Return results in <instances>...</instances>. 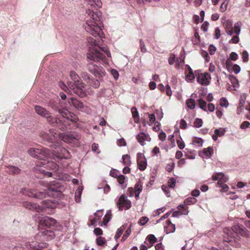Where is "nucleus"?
<instances>
[{
  "label": "nucleus",
  "instance_id": "63",
  "mask_svg": "<svg viewBox=\"0 0 250 250\" xmlns=\"http://www.w3.org/2000/svg\"><path fill=\"white\" fill-rule=\"evenodd\" d=\"M241 70L240 67L237 64H234L233 66V71L235 74H238Z\"/></svg>",
  "mask_w": 250,
  "mask_h": 250
},
{
  "label": "nucleus",
  "instance_id": "34",
  "mask_svg": "<svg viewBox=\"0 0 250 250\" xmlns=\"http://www.w3.org/2000/svg\"><path fill=\"white\" fill-rule=\"evenodd\" d=\"M83 188L82 187H79L76 191L75 198L76 201L79 202L80 201L81 195L83 191Z\"/></svg>",
  "mask_w": 250,
  "mask_h": 250
},
{
  "label": "nucleus",
  "instance_id": "11",
  "mask_svg": "<svg viewBox=\"0 0 250 250\" xmlns=\"http://www.w3.org/2000/svg\"><path fill=\"white\" fill-rule=\"evenodd\" d=\"M58 134L54 129H50L49 133L41 132L40 136L44 141L48 143H53L55 141Z\"/></svg>",
  "mask_w": 250,
  "mask_h": 250
},
{
  "label": "nucleus",
  "instance_id": "53",
  "mask_svg": "<svg viewBox=\"0 0 250 250\" xmlns=\"http://www.w3.org/2000/svg\"><path fill=\"white\" fill-rule=\"evenodd\" d=\"M233 30L234 33H235L236 35H238L240 34L241 28L238 22H237L235 24L234 29Z\"/></svg>",
  "mask_w": 250,
  "mask_h": 250
},
{
  "label": "nucleus",
  "instance_id": "15",
  "mask_svg": "<svg viewBox=\"0 0 250 250\" xmlns=\"http://www.w3.org/2000/svg\"><path fill=\"white\" fill-rule=\"evenodd\" d=\"M62 139L63 141L68 143H72L80 139V135L76 132H70L63 135Z\"/></svg>",
  "mask_w": 250,
  "mask_h": 250
},
{
  "label": "nucleus",
  "instance_id": "58",
  "mask_svg": "<svg viewBox=\"0 0 250 250\" xmlns=\"http://www.w3.org/2000/svg\"><path fill=\"white\" fill-rule=\"evenodd\" d=\"M111 73L115 80H117L118 79L119 73L116 70L114 69H112L111 70Z\"/></svg>",
  "mask_w": 250,
  "mask_h": 250
},
{
  "label": "nucleus",
  "instance_id": "64",
  "mask_svg": "<svg viewBox=\"0 0 250 250\" xmlns=\"http://www.w3.org/2000/svg\"><path fill=\"white\" fill-rule=\"evenodd\" d=\"M180 126L182 129H185L187 128V124L186 122L184 119H182L180 121Z\"/></svg>",
  "mask_w": 250,
  "mask_h": 250
},
{
  "label": "nucleus",
  "instance_id": "16",
  "mask_svg": "<svg viewBox=\"0 0 250 250\" xmlns=\"http://www.w3.org/2000/svg\"><path fill=\"white\" fill-rule=\"evenodd\" d=\"M57 222L55 219L48 216H43L40 220V224L42 225L45 226L47 227H52L57 226Z\"/></svg>",
  "mask_w": 250,
  "mask_h": 250
},
{
  "label": "nucleus",
  "instance_id": "59",
  "mask_svg": "<svg viewBox=\"0 0 250 250\" xmlns=\"http://www.w3.org/2000/svg\"><path fill=\"white\" fill-rule=\"evenodd\" d=\"M208 51L210 55H213L216 51V47L212 44L210 45L208 47Z\"/></svg>",
  "mask_w": 250,
  "mask_h": 250
},
{
  "label": "nucleus",
  "instance_id": "12",
  "mask_svg": "<svg viewBox=\"0 0 250 250\" xmlns=\"http://www.w3.org/2000/svg\"><path fill=\"white\" fill-rule=\"evenodd\" d=\"M117 205L119 210H122L124 208L128 209L131 206V202L124 195H122L120 197L117 202Z\"/></svg>",
  "mask_w": 250,
  "mask_h": 250
},
{
  "label": "nucleus",
  "instance_id": "30",
  "mask_svg": "<svg viewBox=\"0 0 250 250\" xmlns=\"http://www.w3.org/2000/svg\"><path fill=\"white\" fill-rule=\"evenodd\" d=\"M167 233L173 232L175 230V225L171 223L169 220H167Z\"/></svg>",
  "mask_w": 250,
  "mask_h": 250
},
{
  "label": "nucleus",
  "instance_id": "31",
  "mask_svg": "<svg viewBox=\"0 0 250 250\" xmlns=\"http://www.w3.org/2000/svg\"><path fill=\"white\" fill-rule=\"evenodd\" d=\"M122 160L125 166H128L131 163L130 161V157L127 154L123 155Z\"/></svg>",
  "mask_w": 250,
  "mask_h": 250
},
{
  "label": "nucleus",
  "instance_id": "55",
  "mask_svg": "<svg viewBox=\"0 0 250 250\" xmlns=\"http://www.w3.org/2000/svg\"><path fill=\"white\" fill-rule=\"evenodd\" d=\"M225 182H222V184H218V185L220 188H222V190L224 192H226L228 190L229 188L226 184H225Z\"/></svg>",
  "mask_w": 250,
  "mask_h": 250
},
{
  "label": "nucleus",
  "instance_id": "45",
  "mask_svg": "<svg viewBox=\"0 0 250 250\" xmlns=\"http://www.w3.org/2000/svg\"><path fill=\"white\" fill-rule=\"evenodd\" d=\"M81 75L82 78L84 81L89 83L90 81V75L87 72H83Z\"/></svg>",
  "mask_w": 250,
  "mask_h": 250
},
{
  "label": "nucleus",
  "instance_id": "48",
  "mask_svg": "<svg viewBox=\"0 0 250 250\" xmlns=\"http://www.w3.org/2000/svg\"><path fill=\"white\" fill-rule=\"evenodd\" d=\"M44 202H45L44 204V208H55L56 205L54 203L50 201H44Z\"/></svg>",
  "mask_w": 250,
  "mask_h": 250
},
{
  "label": "nucleus",
  "instance_id": "5",
  "mask_svg": "<svg viewBox=\"0 0 250 250\" xmlns=\"http://www.w3.org/2000/svg\"><path fill=\"white\" fill-rule=\"evenodd\" d=\"M28 153L31 156L40 159L46 160L51 156V151L46 148H30Z\"/></svg>",
  "mask_w": 250,
  "mask_h": 250
},
{
  "label": "nucleus",
  "instance_id": "32",
  "mask_svg": "<svg viewBox=\"0 0 250 250\" xmlns=\"http://www.w3.org/2000/svg\"><path fill=\"white\" fill-rule=\"evenodd\" d=\"M198 104L200 108L202 109L203 110L207 111V103L205 100L202 99V98L199 99L198 100Z\"/></svg>",
  "mask_w": 250,
  "mask_h": 250
},
{
  "label": "nucleus",
  "instance_id": "6",
  "mask_svg": "<svg viewBox=\"0 0 250 250\" xmlns=\"http://www.w3.org/2000/svg\"><path fill=\"white\" fill-rule=\"evenodd\" d=\"M87 57L89 60L94 62H100L102 61L104 62L105 60V55L101 52L98 48H94L89 50L87 54Z\"/></svg>",
  "mask_w": 250,
  "mask_h": 250
},
{
  "label": "nucleus",
  "instance_id": "19",
  "mask_svg": "<svg viewBox=\"0 0 250 250\" xmlns=\"http://www.w3.org/2000/svg\"><path fill=\"white\" fill-rule=\"evenodd\" d=\"M89 42H90L92 45H94L95 46V47L96 46H97L99 49H100V51H102L104 53L106 54V55L108 57H110V53L109 52V51L108 49L106 46H103L101 47L100 45L102 44V42L103 41L101 40V41H99L98 42H97L96 40L92 39L91 40H89L88 41Z\"/></svg>",
  "mask_w": 250,
  "mask_h": 250
},
{
  "label": "nucleus",
  "instance_id": "24",
  "mask_svg": "<svg viewBox=\"0 0 250 250\" xmlns=\"http://www.w3.org/2000/svg\"><path fill=\"white\" fill-rule=\"evenodd\" d=\"M70 76L72 80L74 82V84H79L81 82V77L78 75V74L74 71H72L70 72Z\"/></svg>",
  "mask_w": 250,
  "mask_h": 250
},
{
  "label": "nucleus",
  "instance_id": "10",
  "mask_svg": "<svg viewBox=\"0 0 250 250\" xmlns=\"http://www.w3.org/2000/svg\"><path fill=\"white\" fill-rule=\"evenodd\" d=\"M231 230L234 233L245 237H249L250 236L249 231L242 225H234L231 227Z\"/></svg>",
  "mask_w": 250,
  "mask_h": 250
},
{
  "label": "nucleus",
  "instance_id": "41",
  "mask_svg": "<svg viewBox=\"0 0 250 250\" xmlns=\"http://www.w3.org/2000/svg\"><path fill=\"white\" fill-rule=\"evenodd\" d=\"M225 131V128H220V129H215L214 133L218 136L221 137L224 135Z\"/></svg>",
  "mask_w": 250,
  "mask_h": 250
},
{
  "label": "nucleus",
  "instance_id": "38",
  "mask_svg": "<svg viewBox=\"0 0 250 250\" xmlns=\"http://www.w3.org/2000/svg\"><path fill=\"white\" fill-rule=\"evenodd\" d=\"M8 169L9 172L13 174H18L21 171L19 167L13 166H10Z\"/></svg>",
  "mask_w": 250,
  "mask_h": 250
},
{
  "label": "nucleus",
  "instance_id": "7",
  "mask_svg": "<svg viewBox=\"0 0 250 250\" xmlns=\"http://www.w3.org/2000/svg\"><path fill=\"white\" fill-rule=\"evenodd\" d=\"M69 103L72 104L76 108L81 111L82 112L86 113L87 114H89L91 113V109L90 108H89L87 106L84 105L82 102L74 98H71Z\"/></svg>",
  "mask_w": 250,
  "mask_h": 250
},
{
  "label": "nucleus",
  "instance_id": "2",
  "mask_svg": "<svg viewBox=\"0 0 250 250\" xmlns=\"http://www.w3.org/2000/svg\"><path fill=\"white\" fill-rule=\"evenodd\" d=\"M45 183V188L43 189L44 191L35 192L32 189L28 188H21L20 192L24 195L30 197H34L36 198L42 199L46 197V196H53L55 193L60 192L61 190L60 185L56 181H42V183Z\"/></svg>",
  "mask_w": 250,
  "mask_h": 250
},
{
  "label": "nucleus",
  "instance_id": "60",
  "mask_svg": "<svg viewBox=\"0 0 250 250\" xmlns=\"http://www.w3.org/2000/svg\"><path fill=\"white\" fill-rule=\"evenodd\" d=\"M250 123L248 121H245L240 125L241 129H246L250 126Z\"/></svg>",
  "mask_w": 250,
  "mask_h": 250
},
{
  "label": "nucleus",
  "instance_id": "18",
  "mask_svg": "<svg viewBox=\"0 0 250 250\" xmlns=\"http://www.w3.org/2000/svg\"><path fill=\"white\" fill-rule=\"evenodd\" d=\"M137 157L139 169L140 170H144L146 168L147 165L146 159L143 154L141 153H137Z\"/></svg>",
  "mask_w": 250,
  "mask_h": 250
},
{
  "label": "nucleus",
  "instance_id": "14",
  "mask_svg": "<svg viewBox=\"0 0 250 250\" xmlns=\"http://www.w3.org/2000/svg\"><path fill=\"white\" fill-rule=\"evenodd\" d=\"M197 81L201 85H208L209 83L210 75L208 73H199L196 72Z\"/></svg>",
  "mask_w": 250,
  "mask_h": 250
},
{
  "label": "nucleus",
  "instance_id": "25",
  "mask_svg": "<svg viewBox=\"0 0 250 250\" xmlns=\"http://www.w3.org/2000/svg\"><path fill=\"white\" fill-rule=\"evenodd\" d=\"M186 67L188 69V73L186 76V80L188 82L191 81L195 78L193 70L188 65H186Z\"/></svg>",
  "mask_w": 250,
  "mask_h": 250
},
{
  "label": "nucleus",
  "instance_id": "56",
  "mask_svg": "<svg viewBox=\"0 0 250 250\" xmlns=\"http://www.w3.org/2000/svg\"><path fill=\"white\" fill-rule=\"evenodd\" d=\"M140 43L141 52H142L143 53L146 52L147 51L144 42L142 40L140 41Z\"/></svg>",
  "mask_w": 250,
  "mask_h": 250
},
{
  "label": "nucleus",
  "instance_id": "33",
  "mask_svg": "<svg viewBox=\"0 0 250 250\" xmlns=\"http://www.w3.org/2000/svg\"><path fill=\"white\" fill-rule=\"evenodd\" d=\"M117 181L119 184L122 185L124 188L126 187V185H124L125 181V177L124 175L120 174L118 177Z\"/></svg>",
  "mask_w": 250,
  "mask_h": 250
},
{
  "label": "nucleus",
  "instance_id": "26",
  "mask_svg": "<svg viewBox=\"0 0 250 250\" xmlns=\"http://www.w3.org/2000/svg\"><path fill=\"white\" fill-rule=\"evenodd\" d=\"M127 227V224H125L118 229L115 236V239L116 240H117L120 238L124 231L126 229Z\"/></svg>",
  "mask_w": 250,
  "mask_h": 250
},
{
  "label": "nucleus",
  "instance_id": "9",
  "mask_svg": "<svg viewBox=\"0 0 250 250\" xmlns=\"http://www.w3.org/2000/svg\"><path fill=\"white\" fill-rule=\"evenodd\" d=\"M51 156H52L56 157L58 159H68L70 157V153L65 148L63 147H58L53 152L51 151Z\"/></svg>",
  "mask_w": 250,
  "mask_h": 250
},
{
  "label": "nucleus",
  "instance_id": "46",
  "mask_svg": "<svg viewBox=\"0 0 250 250\" xmlns=\"http://www.w3.org/2000/svg\"><path fill=\"white\" fill-rule=\"evenodd\" d=\"M203 125V121L202 119L197 118L195 119V121L194 122V126L195 127L199 128L202 126Z\"/></svg>",
  "mask_w": 250,
  "mask_h": 250
},
{
  "label": "nucleus",
  "instance_id": "39",
  "mask_svg": "<svg viewBox=\"0 0 250 250\" xmlns=\"http://www.w3.org/2000/svg\"><path fill=\"white\" fill-rule=\"evenodd\" d=\"M186 104L190 109H193L195 106V101L192 99H188L187 101Z\"/></svg>",
  "mask_w": 250,
  "mask_h": 250
},
{
  "label": "nucleus",
  "instance_id": "37",
  "mask_svg": "<svg viewBox=\"0 0 250 250\" xmlns=\"http://www.w3.org/2000/svg\"><path fill=\"white\" fill-rule=\"evenodd\" d=\"M197 202V199L194 197H188L186 199L184 203L187 205H190L195 204Z\"/></svg>",
  "mask_w": 250,
  "mask_h": 250
},
{
  "label": "nucleus",
  "instance_id": "20",
  "mask_svg": "<svg viewBox=\"0 0 250 250\" xmlns=\"http://www.w3.org/2000/svg\"><path fill=\"white\" fill-rule=\"evenodd\" d=\"M212 179L213 181L218 180V185L222 184V182H226L228 180L227 178L226 177L224 174L222 172L215 173L213 174Z\"/></svg>",
  "mask_w": 250,
  "mask_h": 250
},
{
  "label": "nucleus",
  "instance_id": "21",
  "mask_svg": "<svg viewBox=\"0 0 250 250\" xmlns=\"http://www.w3.org/2000/svg\"><path fill=\"white\" fill-rule=\"evenodd\" d=\"M136 139L138 142L142 145L144 146L145 144V141H149L150 138L148 134L141 132L136 136Z\"/></svg>",
  "mask_w": 250,
  "mask_h": 250
},
{
  "label": "nucleus",
  "instance_id": "1",
  "mask_svg": "<svg viewBox=\"0 0 250 250\" xmlns=\"http://www.w3.org/2000/svg\"><path fill=\"white\" fill-rule=\"evenodd\" d=\"M52 108L54 110L59 112L62 117L61 118H59L57 116H53L46 108L40 105H36L35 110L39 115L45 118L49 125L62 130H66V121L71 117L70 112L65 108H61L56 106H53Z\"/></svg>",
  "mask_w": 250,
  "mask_h": 250
},
{
  "label": "nucleus",
  "instance_id": "17",
  "mask_svg": "<svg viewBox=\"0 0 250 250\" xmlns=\"http://www.w3.org/2000/svg\"><path fill=\"white\" fill-rule=\"evenodd\" d=\"M55 236L54 231L51 229H48L40 232L37 234V237H42V240H49L53 239Z\"/></svg>",
  "mask_w": 250,
  "mask_h": 250
},
{
  "label": "nucleus",
  "instance_id": "23",
  "mask_svg": "<svg viewBox=\"0 0 250 250\" xmlns=\"http://www.w3.org/2000/svg\"><path fill=\"white\" fill-rule=\"evenodd\" d=\"M43 165H45V167L48 169L54 170V172L57 171L59 169L58 165L52 161H48L47 163H44Z\"/></svg>",
  "mask_w": 250,
  "mask_h": 250
},
{
  "label": "nucleus",
  "instance_id": "36",
  "mask_svg": "<svg viewBox=\"0 0 250 250\" xmlns=\"http://www.w3.org/2000/svg\"><path fill=\"white\" fill-rule=\"evenodd\" d=\"M203 153H204L208 157H210L213 153V149L211 147H208L206 148H204L203 150Z\"/></svg>",
  "mask_w": 250,
  "mask_h": 250
},
{
  "label": "nucleus",
  "instance_id": "47",
  "mask_svg": "<svg viewBox=\"0 0 250 250\" xmlns=\"http://www.w3.org/2000/svg\"><path fill=\"white\" fill-rule=\"evenodd\" d=\"M220 104L222 107H227L229 105V103L225 98H221L220 100Z\"/></svg>",
  "mask_w": 250,
  "mask_h": 250
},
{
  "label": "nucleus",
  "instance_id": "27",
  "mask_svg": "<svg viewBox=\"0 0 250 250\" xmlns=\"http://www.w3.org/2000/svg\"><path fill=\"white\" fill-rule=\"evenodd\" d=\"M103 215V212L101 210H98L95 213V218L91 220V224L92 225L95 226L96 223L101 219V218L102 217Z\"/></svg>",
  "mask_w": 250,
  "mask_h": 250
},
{
  "label": "nucleus",
  "instance_id": "40",
  "mask_svg": "<svg viewBox=\"0 0 250 250\" xmlns=\"http://www.w3.org/2000/svg\"><path fill=\"white\" fill-rule=\"evenodd\" d=\"M203 141L201 138H195L192 142L193 145L196 146H202Z\"/></svg>",
  "mask_w": 250,
  "mask_h": 250
},
{
  "label": "nucleus",
  "instance_id": "54",
  "mask_svg": "<svg viewBox=\"0 0 250 250\" xmlns=\"http://www.w3.org/2000/svg\"><path fill=\"white\" fill-rule=\"evenodd\" d=\"M209 23L208 21H205L201 25V29L204 32H206L208 31Z\"/></svg>",
  "mask_w": 250,
  "mask_h": 250
},
{
  "label": "nucleus",
  "instance_id": "51",
  "mask_svg": "<svg viewBox=\"0 0 250 250\" xmlns=\"http://www.w3.org/2000/svg\"><path fill=\"white\" fill-rule=\"evenodd\" d=\"M176 180L174 178H171L168 181V186L170 188H174L175 186Z\"/></svg>",
  "mask_w": 250,
  "mask_h": 250
},
{
  "label": "nucleus",
  "instance_id": "4",
  "mask_svg": "<svg viewBox=\"0 0 250 250\" xmlns=\"http://www.w3.org/2000/svg\"><path fill=\"white\" fill-rule=\"evenodd\" d=\"M62 89L66 91V89L69 91H72L78 96L83 98L85 96L86 92L85 91V84L81 82L79 84H74L72 82L68 83V87L64 83L61 85Z\"/></svg>",
  "mask_w": 250,
  "mask_h": 250
},
{
  "label": "nucleus",
  "instance_id": "52",
  "mask_svg": "<svg viewBox=\"0 0 250 250\" xmlns=\"http://www.w3.org/2000/svg\"><path fill=\"white\" fill-rule=\"evenodd\" d=\"M229 79L233 85L238 83L237 79L236 78V77L234 76H233L232 75H229Z\"/></svg>",
  "mask_w": 250,
  "mask_h": 250
},
{
  "label": "nucleus",
  "instance_id": "43",
  "mask_svg": "<svg viewBox=\"0 0 250 250\" xmlns=\"http://www.w3.org/2000/svg\"><path fill=\"white\" fill-rule=\"evenodd\" d=\"M106 242L105 239L104 237L99 236L96 239V243L99 246H103Z\"/></svg>",
  "mask_w": 250,
  "mask_h": 250
},
{
  "label": "nucleus",
  "instance_id": "49",
  "mask_svg": "<svg viewBox=\"0 0 250 250\" xmlns=\"http://www.w3.org/2000/svg\"><path fill=\"white\" fill-rule=\"evenodd\" d=\"M111 219L110 211L108 210L106 214L105 215L104 219V224H106Z\"/></svg>",
  "mask_w": 250,
  "mask_h": 250
},
{
  "label": "nucleus",
  "instance_id": "29",
  "mask_svg": "<svg viewBox=\"0 0 250 250\" xmlns=\"http://www.w3.org/2000/svg\"><path fill=\"white\" fill-rule=\"evenodd\" d=\"M23 206L26 208L29 209H37V205L36 204L32 203L29 202H24Z\"/></svg>",
  "mask_w": 250,
  "mask_h": 250
},
{
  "label": "nucleus",
  "instance_id": "62",
  "mask_svg": "<svg viewBox=\"0 0 250 250\" xmlns=\"http://www.w3.org/2000/svg\"><path fill=\"white\" fill-rule=\"evenodd\" d=\"M165 91L167 96H171L172 94V91L169 85L166 86Z\"/></svg>",
  "mask_w": 250,
  "mask_h": 250
},
{
  "label": "nucleus",
  "instance_id": "28",
  "mask_svg": "<svg viewBox=\"0 0 250 250\" xmlns=\"http://www.w3.org/2000/svg\"><path fill=\"white\" fill-rule=\"evenodd\" d=\"M177 208L178 211L181 212V214L188 215V208L186 207L184 205H179L177 206Z\"/></svg>",
  "mask_w": 250,
  "mask_h": 250
},
{
  "label": "nucleus",
  "instance_id": "61",
  "mask_svg": "<svg viewBox=\"0 0 250 250\" xmlns=\"http://www.w3.org/2000/svg\"><path fill=\"white\" fill-rule=\"evenodd\" d=\"M239 41V38L237 35L236 36H233L231 40L229 42L233 43H237Z\"/></svg>",
  "mask_w": 250,
  "mask_h": 250
},
{
  "label": "nucleus",
  "instance_id": "8",
  "mask_svg": "<svg viewBox=\"0 0 250 250\" xmlns=\"http://www.w3.org/2000/svg\"><path fill=\"white\" fill-rule=\"evenodd\" d=\"M47 244L45 243H39L36 241H33L31 242H27L25 243L24 248H20V249H17V250H35L37 249H42L44 248H46Z\"/></svg>",
  "mask_w": 250,
  "mask_h": 250
},
{
  "label": "nucleus",
  "instance_id": "42",
  "mask_svg": "<svg viewBox=\"0 0 250 250\" xmlns=\"http://www.w3.org/2000/svg\"><path fill=\"white\" fill-rule=\"evenodd\" d=\"M147 239L149 242L151 244L150 247L156 241V238L153 234H150L147 236Z\"/></svg>",
  "mask_w": 250,
  "mask_h": 250
},
{
  "label": "nucleus",
  "instance_id": "35",
  "mask_svg": "<svg viewBox=\"0 0 250 250\" xmlns=\"http://www.w3.org/2000/svg\"><path fill=\"white\" fill-rule=\"evenodd\" d=\"M89 85L94 88H98L100 85V82L98 80L92 79L89 82Z\"/></svg>",
  "mask_w": 250,
  "mask_h": 250
},
{
  "label": "nucleus",
  "instance_id": "50",
  "mask_svg": "<svg viewBox=\"0 0 250 250\" xmlns=\"http://www.w3.org/2000/svg\"><path fill=\"white\" fill-rule=\"evenodd\" d=\"M148 220L149 219L147 217L143 216L140 218L138 223L141 225H144L148 221Z\"/></svg>",
  "mask_w": 250,
  "mask_h": 250
},
{
  "label": "nucleus",
  "instance_id": "3",
  "mask_svg": "<svg viewBox=\"0 0 250 250\" xmlns=\"http://www.w3.org/2000/svg\"><path fill=\"white\" fill-rule=\"evenodd\" d=\"M86 13L89 16L90 20L86 21L85 24L83 27L85 31L94 37H101L102 32V26L101 25V13L98 12H94L93 10L88 9Z\"/></svg>",
  "mask_w": 250,
  "mask_h": 250
},
{
  "label": "nucleus",
  "instance_id": "44",
  "mask_svg": "<svg viewBox=\"0 0 250 250\" xmlns=\"http://www.w3.org/2000/svg\"><path fill=\"white\" fill-rule=\"evenodd\" d=\"M229 3V0H225L221 5L220 7V10L222 12H225L227 8L228 4Z\"/></svg>",
  "mask_w": 250,
  "mask_h": 250
},
{
  "label": "nucleus",
  "instance_id": "22",
  "mask_svg": "<svg viewBox=\"0 0 250 250\" xmlns=\"http://www.w3.org/2000/svg\"><path fill=\"white\" fill-rule=\"evenodd\" d=\"M224 232L226 235V236L224 237L225 241L228 243L232 242L234 236V234L232 232L231 230L228 229H224Z\"/></svg>",
  "mask_w": 250,
  "mask_h": 250
},
{
  "label": "nucleus",
  "instance_id": "13",
  "mask_svg": "<svg viewBox=\"0 0 250 250\" xmlns=\"http://www.w3.org/2000/svg\"><path fill=\"white\" fill-rule=\"evenodd\" d=\"M88 70L97 77H101L105 75V71L100 66L90 63L88 66Z\"/></svg>",
  "mask_w": 250,
  "mask_h": 250
},
{
  "label": "nucleus",
  "instance_id": "57",
  "mask_svg": "<svg viewBox=\"0 0 250 250\" xmlns=\"http://www.w3.org/2000/svg\"><path fill=\"white\" fill-rule=\"evenodd\" d=\"M131 112L132 116L134 118H136L138 116V112L135 107H133L131 108Z\"/></svg>",
  "mask_w": 250,
  "mask_h": 250
}]
</instances>
